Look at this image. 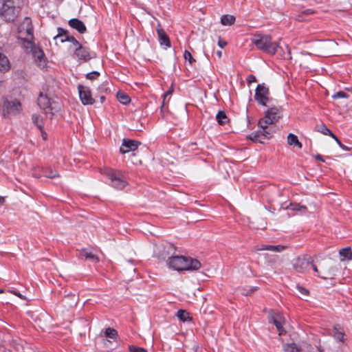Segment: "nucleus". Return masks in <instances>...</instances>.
<instances>
[{"mask_svg":"<svg viewBox=\"0 0 352 352\" xmlns=\"http://www.w3.org/2000/svg\"><path fill=\"white\" fill-rule=\"evenodd\" d=\"M172 91H173V90H172V89L168 90V91L166 93V94L164 95V97L166 98L167 95L170 94L172 93Z\"/></svg>","mask_w":352,"mask_h":352,"instance_id":"52","label":"nucleus"},{"mask_svg":"<svg viewBox=\"0 0 352 352\" xmlns=\"http://www.w3.org/2000/svg\"><path fill=\"white\" fill-rule=\"evenodd\" d=\"M117 98L118 101L123 104H129L131 101L129 96L123 92L118 91Z\"/></svg>","mask_w":352,"mask_h":352,"instance_id":"31","label":"nucleus"},{"mask_svg":"<svg viewBox=\"0 0 352 352\" xmlns=\"http://www.w3.org/2000/svg\"><path fill=\"white\" fill-rule=\"evenodd\" d=\"M65 41L71 42L76 47L81 45L73 36H67L66 38L60 39L61 43Z\"/></svg>","mask_w":352,"mask_h":352,"instance_id":"35","label":"nucleus"},{"mask_svg":"<svg viewBox=\"0 0 352 352\" xmlns=\"http://www.w3.org/2000/svg\"><path fill=\"white\" fill-rule=\"evenodd\" d=\"M347 97H348L347 94H346L345 92H344L342 91H340L333 96V98H334V99L344 98H347Z\"/></svg>","mask_w":352,"mask_h":352,"instance_id":"43","label":"nucleus"},{"mask_svg":"<svg viewBox=\"0 0 352 352\" xmlns=\"http://www.w3.org/2000/svg\"><path fill=\"white\" fill-rule=\"evenodd\" d=\"M32 39L33 38H24L22 39V46L27 50V52H32V50L36 47L32 42Z\"/></svg>","mask_w":352,"mask_h":352,"instance_id":"24","label":"nucleus"},{"mask_svg":"<svg viewBox=\"0 0 352 352\" xmlns=\"http://www.w3.org/2000/svg\"><path fill=\"white\" fill-rule=\"evenodd\" d=\"M235 17L233 15L225 14L221 18V23L223 25H231L235 22Z\"/></svg>","mask_w":352,"mask_h":352,"instance_id":"26","label":"nucleus"},{"mask_svg":"<svg viewBox=\"0 0 352 352\" xmlns=\"http://www.w3.org/2000/svg\"><path fill=\"white\" fill-rule=\"evenodd\" d=\"M104 100H105V97L104 96H100L101 102H103Z\"/></svg>","mask_w":352,"mask_h":352,"instance_id":"54","label":"nucleus"},{"mask_svg":"<svg viewBox=\"0 0 352 352\" xmlns=\"http://www.w3.org/2000/svg\"><path fill=\"white\" fill-rule=\"evenodd\" d=\"M333 331L335 333V337L338 341H342L344 338V333L342 331H340L339 329L336 327H333Z\"/></svg>","mask_w":352,"mask_h":352,"instance_id":"39","label":"nucleus"},{"mask_svg":"<svg viewBox=\"0 0 352 352\" xmlns=\"http://www.w3.org/2000/svg\"><path fill=\"white\" fill-rule=\"evenodd\" d=\"M287 208L292 210H299V211H305L307 210V207L305 206H301L299 204H290L289 206Z\"/></svg>","mask_w":352,"mask_h":352,"instance_id":"36","label":"nucleus"},{"mask_svg":"<svg viewBox=\"0 0 352 352\" xmlns=\"http://www.w3.org/2000/svg\"><path fill=\"white\" fill-rule=\"evenodd\" d=\"M256 81V78L255 76H254L252 74L249 75L247 78V82L249 85L252 82H254Z\"/></svg>","mask_w":352,"mask_h":352,"instance_id":"46","label":"nucleus"},{"mask_svg":"<svg viewBox=\"0 0 352 352\" xmlns=\"http://www.w3.org/2000/svg\"><path fill=\"white\" fill-rule=\"evenodd\" d=\"M287 144L289 146H297L298 148H301L302 146L301 142H299L298 137L293 133H289L288 135Z\"/></svg>","mask_w":352,"mask_h":352,"instance_id":"23","label":"nucleus"},{"mask_svg":"<svg viewBox=\"0 0 352 352\" xmlns=\"http://www.w3.org/2000/svg\"><path fill=\"white\" fill-rule=\"evenodd\" d=\"M3 292H4L3 289H1V288H0V294H2V293H3Z\"/></svg>","mask_w":352,"mask_h":352,"instance_id":"57","label":"nucleus"},{"mask_svg":"<svg viewBox=\"0 0 352 352\" xmlns=\"http://www.w3.org/2000/svg\"><path fill=\"white\" fill-rule=\"evenodd\" d=\"M157 33L161 45H165L166 47H170V41L169 37L159 24L157 28Z\"/></svg>","mask_w":352,"mask_h":352,"instance_id":"16","label":"nucleus"},{"mask_svg":"<svg viewBox=\"0 0 352 352\" xmlns=\"http://www.w3.org/2000/svg\"><path fill=\"white\" fill-rule=\"evenodd\" d=\"M37 65L44 68L46 65V60L43 51L38 47H36L31 52Z\"/></svg>","mask_w":352,"mask_h":352,"instance_id":"15","label":"nucleus"},{"mask_svg":"<svg viewBox=\"0 0 352 352\" xmlns=\"http://www.w3.org/2000/svg\"><path fill=\"white\" fill-rule=\"evenodd\" d=\"M21 111V102L17 100H9L3 97L0 102V112L3 118L15 116Z\"/></svg>","mask_w":352,"mask_h":352,"instance_id":"6","label":"nucleus"},{"mask_svg":"<svg viewBox=\"0 0 352 352\" xmlns=\"http://www.w3.org/2000/svg\"><path fill=\"white\" fill-rule=\"evenodd\" d=\"M278 259V256H270L269 259L267 261V263L268 265L271 267H274L275 263H276Z\"/></svg>","mask_w":352,"mask_h":352,"instance_id":"42","label":"nucleus"},{"mask_svg":"<svg viewBox=\"0 0 352 352\" xmlns=\"http://www.w3.org/2000/svg\"><path fill=\"white\" fill-rule=\"evenodd\" d=\"M104 174L109 179V184L117 190H122L127 185V182L123 173L117 170L107 169Z\"/></svg>","mask_w":352,"mask_h":352,"instance_id":"7","label":"nucleus"},{"mask_svg":"<svg viewBox=\"0 0 352 352\" xmlns=\"http://www.w3.org/2000/svg\"><path fill=\"white\" fill-rule=\"evenodd\" d=\"M74 55L78 58L80 62H87L92 58L96 56V54L91 52L89 48L83 46L82 45L76 47Z\"/></svg>","mask_w":352,"mask_h":352,"instance_id":"10","label":"nucleus"},{"mask_svg":"<svg viewBox=\"0 0 352 352\" xmlns=\"http://www.w3.org/2000/svg\"><path fill=\"white\" fill-rule=\"evenodd\" d=\"M25 32L26 34L25 38H33V26L32 23V20L29 17H25L22 24L19 27V32L21 34H23Z\"/></svg>","mask_w":352,"mask_h":352,"instance_id":"13","label":"nucleus"},{"mask_svg":"<svg viewBox=\"0 0 352 352\" xmlns=\"http://www.w3.org/2000/svg\"><path fill=\"white\" fill-rule=\"evenodd\" d=\"M217 54L219 56V58L221 57L222 52L221 51H217Z\"/></svg>","mask_w":352,"mask_h":352,"instance_id":"53","label":"nucleus"},{"mask_svg":"<svg viewBox=\"0 0 352 352\" xmlns=\"http://www.w3.org/2000/svg\"><path fill=\"white\" fill-rule=\"evenodd\" d=\"M173 247L171 244H167L166 245H160L157 247V252L156 254L157 258L160 260H166L168 259L169 257H171L170 254L173 251Z\"/></svg>","mask_w":352,"mask_h":352,"instance_id":"14","label":"nucleus"},{"mask_svg":"<svg viewBox=\"0 0 352 352\" xmlns=\"http://www.w3.org/2000/svg\"><path fill=\"white\" fill-rule=\"evenodd\" d=\"M318 350L319 352H323L324 351L323 348L320 345H319L318 346Z\"/></svg>","mask_w":352,"mask_h":352,"instance_id":"51","label":"nucleus"},{"mask_svg":"<svg viewBox=\"0 0 352 352\" xmlns=\"http://www.w3.org/2000/svg\"><path fill=\"white\" fill-rule=\"evenodd\" d=\"M252 42L257 49L270 55H274L280 47L279 43L272 41V36L268 34H256L252 38Z\"/></svg>","mask_w":352,"mask_h":352,"instance_id":"4","label":"nucleus"},{"mask_svg":"<svg viewBox=\"0 0 352 352\" xmlns=\"http://www.w3.org/2000/svg\"><path fill=\"white\" fill-rule=\"evenodd\" d=\"M45 135H46V134H45V133L43 134V139H45V138H45Z\"/></svg>","mask_w":352,"mask_h":352,"instance_id":"58","label":"nucleus"},{"mask_svg":"<svg viewBox=\"0 0 352 352\" xmlns=\"http://www.w3.org/2000/svg\"><path fill=\"white\" fill-rule=\"evenodd\" d=\"M254 99L259 104L265 107L267 106L270 100V89L265 83L257 85L255 90Z\"/></svg>","mask_w":352,"mask_h":352,"instance_id":"9","label":"nucleus"},{"mask_svg":"<svg viewBox=\"0 0 352 352\" xmlns=\"http://www.w3.org/2000/svg\"><path fill=\"white\" fill-rule=\"evenodd\" d=\"M5 201V197L0 196V204H3Z\"/></svg>","mask_w":352,"mask_h":352,"instance_id":"50","label":"nucleus"},{"mask_svg":"<svg viewBox=\"0 0 352 352\" xmlns=\"http://www.w3.org/2000/svg\"><path fill=\"white\" fill-rule=\"evenodd\" d=\"M37 104L50 119H52L60 109V105L58 102L51 99L47 94L42 92H40L38 95Z\"/></svg>","mask_w":352,"mask_h":352,"instance_id":"5","label":"nucleus"},{"mask_svg":"<svg viewBox=\"0 0 352 352\" xmlns=\"http://www.w3.org/2000/svg\"><path fill=\"white\" fill-rule=\"evenodd\" d=\"M219 46L221 48H223L226 45L227 42L224 41L219 40L218 42Z\"/></svg>","mask_w":352,"mask_h":352,"instance_id":"48","label":"nucleus"},{"mask_svg":"<svg viewBox=\"0 0 352 352\" xmlns=\"http://www.w3.org/2000/svg\"><path fill=\"white\" fill-rule=\"evenodd\" d=\"M80 259L90 260L93 262H98L99 259L96 255L91 252H87L85 249H82L78 255Z\"/></svg>","mask_w":352,"mask_h":352,"instance_id":"19","label":"nucleus"},{"mask_svg":"<svg viewBox=\"0 0 352 352\" xmlns=\"http://www.w3.org/2000/svg\"><path fill=\"white\" fill-rule=\"evenodd\" d=\"M333 139L336 140V142L338 143L339 146L342 150H344V151H349L350 150V148L348 146H346L344 145L343 144H342L341 142L340 141V140L336 136V138H333Z\"/></svg>","mask_w":352,"mask_h":352,"instance_id":"44","label":"nucleus"},{"mask_svg":"<svg viewBox=\"0 0 352 352\" xmlns=\"http://www.w3.org/2000/svg\"><path fill=\"white\" fill-rule=\"evenodd\" d=\"M184 58L186 61H188L190 65L195 62V59L192 57L191 53L188 50H185L184 53Z\"/></svg>","mask_w":352,"mask_h":352,"instance_id":"37","label":"nucleus"},{"mask_svg":"<svg viewBox=\"0 0 352 352\" xmlns=\"http://www.w3.org/2000/svg\"><path fill=\"white\" fill-rule=\"evenodd\" d=\"M297 289L299 291V292L302 295L307 296L309 294V291L302 287L298 285Z\"/></svg>","mask_w":352,"mask_h":352,"instance_id":"45","label":"nucleus"},{"mask_svg":"<svg viewBox=\"0 0 352 352\" xmlns=\"http://www.w3.org/2000/svg\"><path fill=\"white\" fill-rule=\"evenodd\" d=\"M311 265L317 276L323 279L333 278L334 273L331 270H328L322 273L319 272L317 266L314 263V260L311 256H305L302 258H298L294 264V270L300 273L307 271L309 266Z\"/></svg>","mask_w":352,"mask_h":352,"instance_id":"3","label":"nucleus"},{"mask_svg":"<svg viewBox=\"0 0 352 352\" xmlns=\"http://www.w3.org/2000/svg\"><path fill=\"white\" fill-rule=\"evenodd\" d=\"M69 25L73 29L76 30L79 33L83 34L87 31L84 23L78 19H72L69 21Z\"/></svg>","mask_w":352,"mask_h":352,"instance_id":"18","label":"nucleus"},{"mask_svg":"<svg viewBox=\"0 0 352 352\" xmlns=\"http://www.w3.org/2000/svg\"><path fill=\"white\" fill-rule=\"evenodd\" d=\"M15 294L19 296V298H23V296L21 294H17V293H15Z\"/></svg>","mask_w":352,"mask_h":352,"instance_id":"55","label":"nucleus"},{"mask_svg":"<svg viewBox=\"0 0 352 352\" xmlns=\"http://www.w3.org/2000/svg\"><path fill=\"white\" fill-rule=\"evenodd\" d=\"M339 254L342 257V260H351L352 259V251L350 247L342 248L340 250Z\"/></svg>","mask_w":352,"mask_h":352,"instance_id":"25","label":"nucleus"},{"mask_svg":"<svg viewBox=\"0 0 352 352\" xmlns=\"http://www.w3.org/2000/svg\"><path fill=\"white\" fill-rule=\"evenodd\" d=\"M104 336L107 338L116 340L118 337V332L115 329L108 327L104 331Z\"/></svg>","mask_w":352,"mask_h":352,"instance_id":"32","label":"nucleus"},{"mask_svg":"<svg viewBox=\"0 0 352 352\" xmlns=\"http://www.w3.org/2000/svg\"><path fill=\"white\" fill-rule=\"evenodd\" d=\"M283 349L285 352H301L302 351L301 348L295 343L285 344Z\"/></svg>","mask_w":352,"mask_h":352,"instance_id":"30","label":"nucleus"},{"mask_svg":"<svg viewBox=\"0 0 352 352\" xmlns=\"http://www.w3.org/2000/svg\"><path fill=\"white\" fill-rule=\"evenodd\" d=\"M176 316L182 322L191 321L192 320L190 317L189 313L184 309L178 310Z\"/></svg>","mask_w":352,"mask_h":352,"instance_id":"27","label":"nucleus"},{"mask_svg":"<svg viewBox=\"0 0 352 352\" xmlns=\"http://www.w3.org/2000/svg\"><path fill=\"white\" fill-rule=\"evenodd\" d=\"M129 352H148L144 348L138 347V346H133V345L129 346Z\"/></svg>","mask_w":352,"mask_h":352,"instance_id":"40","label":"nucleus"},{"mask_svg":"<svg viewBox=\"0 0 352 352\" xmlns=\"http://www.w3.org/2000/svg\"><path fill=\"white\" fill-rule=\"evenodd\" d=\"M32 175L33 177H36V178H39L41 177V176H43V173H37L36 171V169H34L33 173H32Z\"/></svg>","mask_w":352,"mask_h":352,"instance_id":"47","label":"nucleus"},{"mask_svg":"<svg viewBox=\"0 0 352 352\" xmlns=\"http://www.w3.org/2000/svg\"><path fill=\"white\" fill-rule=\"evenodd\" d=\"M43 175L47 178L53 179L55 177H58L59 174L58 171L56 170H52L51 168H42Z\"/></svg>","mask_w":352,"mask_h":352,"instance_id":"28","label":"nucleus"},{"mask_svg":"<svg viewBox=\"0 0 352 352\" xmlns=\"http://www.w3.org/2000/svg\"><path fill=\"white\" fill-rule=\"evenodd\" d=\"M287 248V246L282 245H262L258 249V250H260V251L268 250V251L276 252H281L285 250Z\"/></svg>","mask_w":352,"mask_h":352,"instance_id":"20","label":"nucleus"},{"mask_svg":"<svg viewBox=\"0 0 352 352\" xmlns=\"http://www.w3.org/2000/svg\"><path fill=\"white\" fill-rule=\"evenodd\" d=\"M78 89L80 99L84 105H91L94 103L95 100L93 98L89 87L79 85Z\"/></svg>","mask_w":352,"mask_h":352,"instance_id":"11","label":"nucleus"},{"mask_svg":"<svg viewBox=\"0 0 352 352\" xmlns=\"http://www.w3.org/2000/svg\"><path fill=\"white\" fill-rule=\"evenodd\" d=\"M0 16L6 21H13L16 17L15 6L12 0H0Z\"/></svg>","mask_w":352,"mask_h":352,"instance_id":"8","label":"nucleus"},{"mask_svg":"<svg viewBox=\"0 0 352 352\" xmlns=\"http://www.w3.org/2000/svg\"><path fill=\"white\" fill-rule=\"evenodd\" d=\"M305 13L309 14V13H312V12L310 10H307L305 11Z\"/></svg>","mask_w":352,"mask_h":352,"instance_id":"56","label":"nucleus"},{"mask_svg":"<svg viewBox=\"0 0 352 352\" xmlns=\"http://www.w3.org/2000/svg\"><path fill=\"white\" fill-rule=\"evenodd\" d=\"M273 323L275 324L280 335L285 334L286 331L283 328L284 318L280 314L272 316Z\"/></svg>","mask_w":352,"mask_h":352,"instance_id":"17","label":"nucleus"},{"mask_svg":"<svg viewBox=\"0 0 352 352\" xmlns=\"http://www.w3.org/2000/svg\"><path fill=\"white\" fill-rule=\"evenodd\" d=\"M316 158L320 161L324 162V160L322 159V157L320 155H317L316 156Z\"/></svg>","mask_w":352,"mask_h":352,"instance_id":"49","label":"nucleus"},{"mask_svg":"<svg viewBox=\"0 0 352 352\" xmlns=\"http://www.w3.org/2000/svg\"><path fill=\"white\" fill-rule=\"evenodd\" d=\"M140 144V142L138 141L124 139L120 148V151L122 154L129 153L130 151H134L138 148Z\"/></svg>","mask_w":352,"mask_h":352,"instance_id":"12","label":"nucleus"},{"mask_svg":"<svg viewBox=\"0 0 352 352\" xmlns=\"http://www.w3.org/2000/svg\"><path fill=\"white\" fill-rule=\"evenodd\" d=\"M100 73L98 72H91L86 75V78L89 80H95L98 78Z\"/></svg>","mask_w":352,"mask_h":352,"instance_id":"41","label":"nucleus"},{"mask_svg":"<svg viewBox=\"0 0 352 352\" xmlns=\"http://www.w3.org/2000/svg\"><path fill=\"white\" fill-rule=\"evenodd\" d=\"M32 122L41 131L43 128V120L40 116L34 114L32 117Z\"/></svg>","mask_w":352,"mask_h":352,"instance_id":"33","label":"nucleus"},{"mask_svg":"<svg viewBox=\"0 0 352 352\" xmlns=\"http://www.w3.org/2000/svg\"><path fill=\"white\" fill-rule=\"evenodd\" d=\"M64 300L69 307L76 306L78 301V297L76 296L74 294H68L65 295Z\"/></svg>","mask_w":352,"mask_h":352,"instance_id":"22","label":"nucleus"},{"mask_svg":"<svg viewBox=\"0 0 352 352\" xmlns=\"http://www.w3.org/2000/svg\"><path fill=\"white\" fill-rule=\"evenodd\" d=\"M318 131L324 135H329L332 138H336V135L324 124L318 126Z\"/></svg>","mask_w":352,"mask_h":352,"instance_id":"34","label":"nucleus"},{"mask_svg":"<svg viewBox=\"0 0 352 352\" xmlns=\"http://www.w3.org/2000/svg\"><path fill=\"white\" fill-rule=\"evenodd\" d=\"M216 120L218 123L221 125H224L228 122V118L226 114V113L223 111H219L216 116Z\"/></svg>","mask_w":352,"mask_h":352,"instance_id":"29","label":"nucleus"},{"mask_svg":"<svg viewBox=\"0 0 352 352\" xmlns=\"http://www.w3.org/2000/svg\"><path fill=\"white\" fill-rule=\"evenodd\" d=\"M67 36H70L67 32V30H65L61 28H58V34L54 37V38L57 37H60L62 38H66Z\"/></svg>","mask_w":352,"mask_h":352,"instance_id":"38","label":"nucleus"},{"mask_svg":"<svg viewBox=\"0 0 352 352\" xmlns=\"http://www.w3.org/2000/svg\"><path fill=\"white\" fill-rule=\"evenodd\" d=\"M167 264L170 268L177 271H195L201 267L197 259L184 256H171L168 258Z\"/></svg>","mask_w":352,"mask_h":352,"instance_id":"2","label":"nucleus"},{"mask_svg":"<svg viewBox=\"0 0 352 352\" xmlns=\"http://www.w3.org/2000/svg\"><path fill=\"white\" fill-rule=\"evenodd\" d=\"M10 62L8 58L1 53H0V72H6L9 70Z\"/></svg>","mask_w":352,"mask_h":352,"instance_id":"21","label":"nucleus"},{"mask_svg":"<svg viewBox=\"0 0 352 352\" xmlns=\"http://www.w3.org/2000/svg\"><path fill=\"white\" fill-rule=\"evenodd\" d=\"M281 117V108L274 107L268 109L265 116L258 121L260 129L250 134L248 138L254 142L264 143L265 140L272 137L274 132L272 128L268 127V125L275 124Z\"/></svg>","mask_w":352,"mask_h":352,"instance_id":"1","label":"nucleus"}]
</instances>
